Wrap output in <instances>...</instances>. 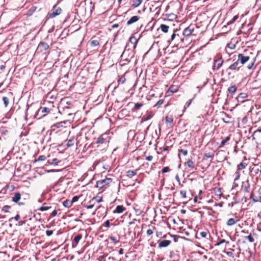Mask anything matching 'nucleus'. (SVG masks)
I'll return each instance as SVG.
<instances>
[{
  "mask_svg": "<svg viewBox=\"0 0 261 261\" xmlns=\"http://www.w3.org/2000/svg\"><path fill=\"white\" fill-rule=\"evenodd\" d=\"M134 55V53L133 50L125 48L121 55V58L124 60L129 61V59L132 58Z\"/></svg>",
  "mask_w": 261,
  "mask_h": 261,
  "instance_id": "f257e3e1",
  "label": "nucleus"
},
{
  "mask_svg": "<svg viewBox=\"0 0 261 261\" xmlns=\"http://www.w3.org/2000/svg\"><path fill=\"white\" fill-rule=\"evenodd\" d=\"M112 181V179L110 178H106L105 179L100 180L97 181L96 186L101 189L106 186L109 185Z\"/></svg>",
  "mask_w": 261,
  "mask_h": 261,
  "instance_id": "f03ea898",
  "label": "nucleus"
},
{
  "mask_svg": "<svg viewBox=\"0 0 261 261\" xmlns=\"http://www.w3.org/2000/svg\"><path fill=\"white\" fill-rule=\"evenodd\" d=\"M51 12L49 14V16L50 18H53L60 15L62 12V9L60 7L55 5L54 6Z\"/></svg>",
  "mask_w": 261,
  "mask_h": 261,
  "instance_id": "7ed1b4c3",
  "label": "nucleus"
},
{
  "mask_svg": "<svg viewBox=\"0 0 261 261\" xmlns=\"http://www.w3.org/2000/svg\"><path fill=\"white\" fill-rule=\"evenodd\" d=\"M49 46L47 43L43 42H41L39 44L37 50L38 51L43 52L44 51L47 50L49 48Z\"/></svg>",
  "mask_w": 261,
  "mask_h": 261,
  "instance_id": "20e7f679",
  "label": "nucleus"
},
{
  "mask_svg": "<svg viewBox=\"0 0 261 261\" xmlns=\"http://www.w3.org/2000/svg\"><path fill=\"white\" fill-rule=\"evenodd\" d=\"M250 57L249 56H244L243 54H240L238 55V62H240L242 65H244L249 61Z\"/></svg>",
  "mask_w": 261,
  "mask_h": 261,
  "instance_id": "39448f33",
  "label": "nucleus"
},
{
  "mask_svg": "<svg viewBox=\"0 0 261 261\" xmlns=\"http://www.w3.org/2000/svg\"><path fill=\"white\" fill-rule=\"evenodd\" d=\"M194 30V27L193 25H190L184 30L182 34L185 37H189L193 32Z\"/></svg>",
  "mask_w": 261,
  "mask_h": 261,
  "instance_id": "423d86ee",
  "label": "nucleus"
},
{
  "mask_svg": "<svg viewBox=\"0 0 261 261\" xmlns=\"http://www.w3.org/2000/svg\"><path fill=\"white\" fill-rule=\"evenodd\" d=\"M107 139H108L107 135L103 134V135L100 136L98 138V139L96 141V143L97 144H103V143H107L108 142Z\"/></svg>",
  "mask_w": 261,
  "mask_h": 261,
  "instance_id": "0eeeda50",
  "label": "nucleus"
},
{
  "mask_svg": "<svg viewBox=\"0 0 261 261\" xmlns=\"http://www.w3.org/2000/svg\"><path fill=\"white\" fill-rule=\"evenodd\" d=\"M253 139H256L258 141L261 142V129H258L255 131L252 135Z\"/></svg>",
  "mask_w": 261,
  "mask_h": 261,
  "instance_id": "6e6552de",
  "label": "nucleus"
},
{
  "mask_svg": "<svg viewBox=\"0 0 261 261\" xmlns=\"http://www.w3.org/2000/svg\"><path fill=\"white\" fill-rule=\"evenodd\" d=\"M82 236L81 234H79L74 237L72 243V246L73 248H75L76 247L80 240L82 239Z\"/></svg>",
  "mask_w": 261,
  "mask_h": 261,
  "instance_id": "1a4fd4ad",
  "label": "nucleus"
},
{
  "mask_svg": "<svg viewBox=\"0 0 261 261\" xmlns=\"http://www.w3.org/2000/svg\"><path fill=\"white\" fill-rule=\"evenodd\" d=\"M223 61L221 58H219L215 61L214 68L219 69L222 65Z\"/></svg>",
  "mask_w": 261,
  "mask_h": 261,
  "instance_id": "9d476101",
  "label": "nucleus"
},
{
  "mask_svg": "<svg viewBox=\"0 0 261 261\" xmlns=\"http://www.w3.org/2000/svg\"><path fill=\"white\" fill-rule=\"evenodd\" d=\"M171 242L169 240H163L160 242H159V247L161 248L163 247H166L168 246Z\"/></svg>",
  "mask_w": 261,
  "mask_h": 261,
  "instance_id": "9b49d317",
  "label": "nucleus"
},
{
  "mask_svg": "<svg viewBox=\"0 0 261 261\" xmlns=\"http://www.w3.org/2000/svg\"><path fill=\"white\" fill-rule=\"evenodd\" d=\"M14 194V195L12 197V200L15 203H18L21 199V194L18 192L15 193Z\"/></svg>",
  "mask_w": 261,
  "mask_h": 261,
  "instance_id": "f8f14e48",
  "label": "nucleus"
},
{
  "mask_svg": "<svg viewBox=\"0 0 261 261\" xmlns=\"http://www.w3.org/2000/svg\"><path fill=\"white\" fill-rule=\"evenodd\" d=\"M139 19V17L138 16H133L129 20H128L127 22V25H130L132 23L136 22Z\"/></svg>",
  "mask_w": 261,
  "mask_h": 261,
  "instance_id": "ddd939ff",
  "label": "nucleus"
},
{
  "mask_svg": "<svg viewBox=\"0 0 261 261\" xmlns=\"http://www.w3.org/2000/svg\"><path fill=\"white\" fill-rule=\"evenodd\" d=\"M125 208L122 205H118L117 206L116 210L114 211V213H122Z\"/></svg>",
  "mask_w": 261,
  "mask_h": 261,
  "instance_id": "4468645a",
  "label": "nucleus"
},
{
  "mask_svg": "<svg viewBox=\"0 0 261 261\" xmlns=\"http://www.w3.org/2000/svg\"><path fill=\"white\" fill-rule=\"evenodd\" d=\"M161 30L165 33H167L169 29V27L166 24H162L160 27Z\"/></svg>",
  "mask_w": 261,
  "mask_h": 261,
  "instance_id": "2eb2a0df",
  "label": "nucleus"
},
{
  "mask_svg": "<svg viewBox=\"0 0 261 261\" xmlns=\"http://www.w3.org/2000/svg\"><path fill=\"white\" fill-rule=\"evenodd\" d=\"M136 174L137 170H128L126 172V176L130 178H132L134 176L136 175Z\"/></svg>",
  "mask_w": 261,
  "mask_h": 261,
  "instance_id": "dca6fc26",
  "label": "nucleus"
},
{
  "mask_svg": "<svg viewBox=\"0 0 261 261\" xmlns=\"http://www.w3.org/2000/svg\"><path fill=\"white\" fill-rule=\"evenodd\" d=\"M239 220H235L233 218H230L227 221V225L228 226H232L235 224Z\"/></svg>",
  "mask_w": 261,
  "mask_h": 261,
  "instance_id": "f3484780",
  "label": "nucleus"
},
{
  "mask_svg": "<svg viewBox=\"0 0 261 261\" xmlns=\"http://www.w3.org/2000/svg\"><path fill=\"white\" fill-rule=\"evenodd\" d=\"M129 41L132 44H134V48L135 49L136 48V44L138 42V39L136 37H135L134 36H132L129 38Z\"/></svg>",
  "mask_w": 261,
  "mask_h": 261,
  "instance_id": "a211bd4d",
  "label": "nucleus"
},
{
  "mask_svg": "<svg viewBox=\"0 0 261 261\" xmlns=\"http://www.w3.org/2000/svg\"><path fill=\"white\" fill-rule=\"evenodd\" d=\"M143 0H133V7L134 8L138 7L142 3Z\"/></svg>",
  "mask_w": 261,
  "mask_h": 261,
  "instance_id": "6ab92c4d",
  "label": "nucleus"
},
{
  "mask_svg": "<svg viewBox=\"0 0 261 261\" xmlns=\"http://www.w3.org/2000/svg\"><path fill=\"white\" fill-rule=\"evenodd\" d=\"M237 90V87L236 85H232L228 88V91L230 94H233Z\"/></svg>",
  "mask_w": 261,
  "mask_h": 261,
  "instance_id": "aec40b11",
  "label": "nucleus"
},
{
  "mask_svg": "<svg viewBox=\"0 0 261 261\" xmlns=\"http://www.w3.org/2000/svg\"><path fill=\"white\" fill-rule=\"evenodd\" d=\"M63 204L64 206L68 207V208L70 207L72 204L71 200H66L64 201L63 202Z\"/></svg>",
  "mask_w": 261,
  "mask_h": 261,
  "instance_id": "412c9836",
  "label": "nucleus"
},
{
  "mask_svg": "<svg viewBox=\"0 0 261 261\" xmlns=\"http://www.w3.org/2000/svg\"><path fill=\"white\" fill-rule=\"evenodd\" d=\"M166 123L167 124L170 123L171 124L173 121V118L172 116H167L165 118Z\"/></svg>",
  "mask_w": 261,
  "mask_h": 261,
  "instance_id": "4be33fe9",
  "label": "nucleus"
},
{
  "mask_svg": "<svg viewBox=\"0 0 261 261\" xmlns=\"http://www.w3.org/2000/svg\"><path fill=\"white\" fill-rule=\"evenodd\" d=\"M214 154L213 153H212L211 152H208V153H206L204 154V156H203V160H206L208 158H212L213 159L214 158Z\"/></svg>",
  "mask_w": 261,
  "mask_h": 261,
  "instance_id": "5701e85b",
  "label": "nucleus"
},
{
  "mask_svg": "<svg viewBox=\"0 0 261 261\" xmlns=\"http://www.w3.org/2000/svg\"><path fill=\"white\" fill-rule=\"evenodd\" d=\"M239 62L238 61H237L236 62H234V63H233L232 65H231L228 69H230V70H234L236 69L237 66L239 64Z\"/></svg>",
  "mask_w": 261,
  "mask_h": 261,
  "instance_id": "b1692460",
  "label": "nucleus"
},
{
  "mask_svg": "<svg viewBox=\"0 0 261 261\" xmlns=\"http://www.w3.org/2000/svg\"><path fill=\"white\" fill-rule=\"evenodd\" d=\"M247 164L244 163H241L238 165V171L245 169Z\"/></svg>",
  "mask_w": 261,
  "mask_h": 261,
  "instance_id": "393cba45",
  "label": "nucleus"
},
{
  "mask_svg": "<svg viewBox=\"0 0 261 261\" xmlns=\"http://www.w3.org/2000/svg\"><path fill=\"white\" fill-rule=\"evenodd\" d=\"M186 164H187L188 166L191 169H193L194 168V162L190 159H189L188 161H187V162L186 163Z\"/></svg>",
  "mask_w": 261,
  "mask_h": 261,
  "instance_id": "a878e982",
  "label": "nucleus"
},
{
  "mask_svg": "<svg viewBox=\"0 0 261 261\" xmlns=\"http://www.w3.org/2000/svg\"><path fill=\"white\" fill-rule=\"evenodd\" d=\"M3 100L5 107H7L8 106L9 103V99L8 97L4 96L3 97Z\"/></svg>",
  "mask_w": 261,
  "mask_h": 261,
  "instance_id": "bb28decb",
  "label": "nucleus"
},
{
  "mask_svg": "<svg viewBox=\"0 0 261 261\" xmlns=\"http://www.w3.org/2000/svg\"><path fill=\"white\" fill-rule=\"evenodd\" d=\"M73 144H74V139H69L68 141V142H67L66 145L68 147H71L72 146H73Z\"/></svg>",
  "mask_w": 261,
  "mask_h": 261,
  "instance_id": "cd10ccee",
  "label": "nucleus"
},
{
  "mask_svg": "<svg viewBox=\"0 0 261 261\" xmlns=\"http://www.w3.org/2000/svg\"><path fill=\"white\" fill-rule=\"evenodd\" d=\"M245 238L246 239H247L249 241V242L250 243H252L254 241V239L253 238V237L251 236V233L248 236L245 237Z\"/></svg>",
  "mask_w": 261,
  "mask_h": 261,
  "instance_id": "c85d7f7f",
  "label": "nucleus"
},
{
  "mask_svg": "<svg viewBox=\"0 0 261 261\" xmlns=\"http://www.w3.org/2000/svg\"><path fill=\"white\" fill-rule=\"evenodd\" d=\"M199 235L202 238H206L207 236L210 237V235L209 234L208 232L206 231L201 232H200Z\"/></svg>",
  "mask_w": 261,
  "mask_h": 261,
  "instance_id": "c756f323",
  "label": "nucleus"
},
{
  "mask_svg": "<svg viewBox=\"0 0 261 261\" xmlns=\"http://www.w3.org/2000/svg\"><path fill=\"white\" fill-rule=\"evenodd\" d=\"M91 45L93 46H96L99 45V41L97 40H93L90 42Z\"/></svg>",
  "mask_w": 261,
  "mask_h": 261,
  "instance_id": "7c9ffc66",
  "label": "nucleus"
},
{
  "mask_svg": "<svg viewBox=\"0 0 261 261\" xmlns=\"http://www.w3.org/2000/svg\"><path fill=\"white\" fill-rule=\"evenodd\" d=\"M164 102L163 99L159 100L158 102L154 106L155 107L159 108Z\"/></svg>",
  "mask_w": 261,
  "mask_h": 261,
  "instance_id": "2f4dec72",
  "label": "nucleus"
},
{
  "mask_svg": "<svg viewBox=\"0 0 261 261\" xmlns=\"http://www.w3.org/2000/svg\"><path fill=\"white\" fill-rule=\"evenodd\" d=\"M230 136L227 137L224 140L222 141L221 145V146L224 145L226 144V143L230 140Z\"/></svg>",
  "mask_w": 261,
  "mask_h": 261,
  "instance_id": "473e14b6",
  "label": "nucleus"
},
{
  "mask_svg": "<svg viewBox=\"0 0 261 261\" xmlns=\"http://www.w3.org/2000/svg\"><path fill=\"white\" fill-rule=\"evenodd\" d=\"M10 206L9 205H5L3 207L2 211L4 212L5 213H8L9 212V210L10 208Z\"/></svg>",
  "mask_w": 261,
  "mask_h": 261,
  "instance_id": "72a5a7b5",
  "label": "nucleus"
},
{
  "mask_svg": "<svg viewBox=\"0 0 261 261\" xmlns=\"http://www.w3.org/2000/svg\"><path fill=\"white\" fill-rule=\"evenodd\" d=\"M51 207L47 206H42L40 208H39V210L41 211H45L49 210Z\"/></svg>",
  "mask_w": 261,
  "mask_h": 261,
  "instance_id": "f704fd0d",
  "label": "nucleus"
},
{
  "mask_svg": "<svg viewBox=\"0 0 261 261\" xmlns=\"http://www.w3.org/2000/svg\"><path fill=\"white\" fill-rule=\"evenodd\" d=\"M93 200H95L97 202L99 203L102 200V198L100 196H97L94 197Z\"/></svg>",
  "mask_w": 261,
  "mask_h": 261,
  "instance_id": "c9c22d12",
  "label": "nucleus"
},
{
  "mask_svg": "<svg viewBox=\"0 0 261 261\" xmlns=\"http://www.w3.org/2000/svg\"><path fill=\"white\" fill-rule=\"evenodd\" d=\"M143 106V104L141 103H137L135 104V109L136 110H138L141 107H142Z\"/></svg>",
  "mask_w": 261,
  "mask_h": 261,
  "instance_id": "e433bc0d",
  "label": "nucleus"
},
{
  "mask_svg": "<svg viewBox=\"0 0 261 261\" xmlns=\"http://www.w3.org/2000/svg\"><path fill=\"white\" fill-rule=\"evenodd\" d=\"M50 112V109L48 108L47 107H44L42 109V113H48Z\"/></svg>",
  "mask_w": 261,
  "mask_h": 261,
  "instance_id": "4c0bfd02",
  "label": "nucleus"
},
{
  "mask_svg": "<svg viewBox=\"0 0 261 261\" xmlns=\"http://www.w3.org/2000/svg\"><path fill=\"white\" fill-rule=\"evenodd\" d=\"M169 170H170V169L168 167H165L163 168V169L162 170V172L163 173H167L168 171H169Z\"/></svg>",
  "mask_w": 261,
  "mask_h": 261,
  "instance_id": "58836bf2",
  "label": "nucleus"
},
{
  "mask_svg": "<svg viewBox=\"0 0 261 261\" xmlns=\"http://www.w3.org/2000/svg\"><path fill=\"white\" fill-rule=\"evenodd\" d=\"M179 152L182 153L185 156L188 154V151L183 149H179Z\"/></svg>",
  "mask_w": 261,
  "mask_h": 261,
  "instance_id": "ea45409f",
  "label": "nucleus"
},
{
  "mask_svg": "<svg viewBox=\"0 0 261 261\" xmlns=\"http://www.w3.org/2000/svg\"><path fill=\"white\" fill-rule=\"evenodd\" d=\"M125 81V78L124 76H121L118 80L119 83L123 84Z\"/></svg>",
  "mask_w": 261,
  "mask_h": 261,
  "instance_id": "a19ab883",
  "label": "nucleus"
},
{
  "mask_svg": "<svg viewBox=\"0 0 261 261\" xmlns=\"http://www.w3.org/2000/svg\"><path fill=\"white\" fill-rule=\"evenodd\" d=\"M45 159H46V156H44V155H41L37 160V161H44Z\"/></svg>",
  "mask_w": 261,
  "mask_h": 261,
  "instance_id": "79ce46f5",
  "label": "nucleus"
},
{
  "mask_svg": "<svg viewBox=\"0 0 261 261\" xmlns=\"http://www.w3.org/2000/svg\"><path fill=\"white\" fill-rule=\"evenodd\" d=\"M79 199V197L77 196H75L72 198V199L71 200L72 203H73L74 202L77 201Z\"/></svg>",
  "mask_w": 261,
  "mask_h": 261,
  "instance_id": "37998d69",
  "label": "nucleus"
},
{
  "mask_svg": "<svg viewBox=\"0 0 261 261\" xmlns=\"http://www.w3.org/2000/svg\"><path fill=\"white\" fill-rule=\"evenodd\" d=\"M236 177L234 178V181H236L238 179H239L240 178V172L238 171L236 172Z\"/></svg>",
  "mask_w": 261,
  "mask_h": 261,
  "instance_id": "c03bdc74",
  "label": "nucleus"
},
{
  "mask_svg": "<svg viewBox=\"0 0 261 261\" xmlns=\"http://www.w3.org/2000/svg\"><path fill=\"white\" fill-rule=\"evenodd\" d=\"M180 194L183 198H185L186 197V191H181L180 192Z\"/></svg>",
  "mask_w": 261,
  "mask_h": 261,
  "instance_id": "a18cd8bd",
  "label": "nucleus"
},
{
  "mask_svg": "<svg viewBox=\"0 0 261 261\" xmlns=\"http://www.w3.org/2000/svg\"><path fill=\"white\" fill-rule=\"evenodd\" d=\"M227 46L230 49H233L235 48L236 45L234 44L229 43L227 45Z\"/></svg>",
  "mask_w": 261,
  "mask_h": 261,
  "instance_id": "49530a36",
  "label": "nucleus"
},
{
  "mask_svg": "<svg viewBox=\"0 0 261 261\" xmlns=\"http://www.w3.org/2000/svg\"><path fill=\"white\" fill-rule=\"evenodd\" d=\"M53 233V230H47L46 231V234L47 236H50Z\"/></svg>",
  "mask_w": 261,
  "mask_h": 261,
  "instance_id": "de8ad7c7",
  "label": "nucleus"
},
{
  "mask_svg": "<svg viewBox=\"0 0 261 261\" xmlns=\"http://www.w3.org/2000/svg\"><path fill=\"white\" fill-rule=\"evenodd\" d=\"M228 243V242H226L225 240L223 239V240H221L220 241V242H219V243H218L216 244V245H220V244H223V243Z\"/></svg>",
  "mask_w": 261,
  "mask_h": 261,
  "instance_id": "09e8293b",
  "label": "nucleus"
},
{
  "mask_svg": "<svg viewBox=\"0 0 261 261\" xmlns=\"http://www.w3.org/2000/svg\"><path fill=\"white\" fill-rule=\"evenodd\" d=\"M59 162H60L58 160V159L55 158L53 160V162L51 163V164H55L56 165H57Z\"/></svg>",
  "mask_w": 261,
  "mask_h": 261,
  "instance_id": "8fccbe9b",
  "label": "nucleus"
},
{
  "mask_svg": "<svg viewBox=\"0 0 261 261\" xmlns=\"http://www.w3.org/2000/svg\"><path fill=\"white\" fill-rule=\"evenodd\" d=\"M110 240L112 241L114 243H116L117 241L116 240V238L114 237L111 236L110 238Z\"/></svg>",
  "mask_w": 261,
  "mask_h": 261,
  "instance_id": "3c124183",
  "label": "nucleus"
},
{
  "mask_svg": "<svg viewBox=\"0 0 261 261\" xmlns=\"http://www.w3.org/2000/svg\"><path fill=\"white\" fill-rule=\"evenodd\" d=\"M57 212L56 210H54L50 214V216L55 217L57 215Z\"/></svg>",
  "mask_w": 261,
  "mask_h": 261,
  "instance_id": "603ef678",
  "label": "nucleus"
},
{
  "mask_svg": "<svg viewBox=\"0 0 261 261\" xmlns=\"http://www.w3.org/2000/svg\"><path fill=\"white\" fill-rule=\"evenodd\" d=\"M104 226L107 227H109L110 226V223L109 220L107 221L105 224Z\"/></svg>",
  "mask_w": 261,
  "mask_h": 261,
  "instance_id": "864d4df0",
  "label": "nucleus"
},
{
  "mask_svg": "<svg viewBox=\"0 0 261 261\" xmlns=\"http://www.w3.org/2000/svg\"><path fill=\"white\" fill-rule=\"evenodd\" d=\"M153 231L151 229H148L147 230V234L148 236H150L152 234H153Z\"/></svg>",
  "mask_w": 261,
  "mask_h": 261,
  "instance_id": "5fc2aeb1",
  "label": "nucleus"
},
{
  "mask_svg": "<svg viewBox=\"0 0 261 261\" xmlns=\"http://www.w3.org/2000/svg\"><path fill=\"white\" fill-rule=\"evenodd\" d=\"M153 156L152 155L148 156L146 158V160L149 161H150L152 160Z\"/></svg>",
  "mask_w": 261,
  "mask_h": 261,
  "instance_id": "6e6d98bb",
  "label": "nucleus"
},
{
  "mask_svg": "<svg viewBox=\"0 0 261 261\" xmlns=\"http://www.w3.org/2000/svg\"><path fill=\"white\" fill-rule=\"evenodd\" d=\"M250 198L251 199H252L254 201H255V202L257 201V200H256V199H254V195H253V193H251V194H250Z\"/></svg>",
  "mask_w": 261,
  "mask_h": 261,
  "instance_id": "4d7b16f0",
  "label": "nucleus"
},
{
  "mask_svg": "<svg viewBox=\"0 0 261 261\" xmlns=\"http://www.w3.org/2000/svg\"><path fill=\"white\" fill-rule=\"evenodd\" d=\"M176 36V34H175V33L174 32L172 35H171V41H173L175 37Z\"/></svg>",
  "mask_w": 261,
  "mask_h": 261,
  "instance_id": "13d9d810",
  "label": "nucleus"
},
{
  "mask_svg": "<svg viewBox=\"0 0 261 261\" xmlns=\"http://www.w3.org/2000/svg\"><path fill=\"white\" fill-rule=\"evenodd\" d=\"M162 234V233L161 232H156V236L157 237H161Z\"/></svg>",
  "mask_w": 261,
  "mask_h": 261,
  "instance_id": "bf43d9fd",
  "label": "nucleus"
},
{
  "mask_svg": "<svg viewBox=\"0 0 261 261\" xmlns=\"http://www.w3.org/2000/svg\"><path fill=\"white\" fill-rule=\"evenodd\" d=\"M20 219V216L19 215H17L15 217H14V219L16 220V221H18Z\"/></svg>",
  "mask_w": 261,
  "mask_h": 261,
  "instance_id": "052dcab7",
  "label": "nucleus"
},
{
  "mask_svg": "<svg viewBox=\"0 0 261 261\" xmlns=\"http://www.w3.org/2000/svg\"><path fill=\"white\" fill-rule=\"evenodd\" d=\"M253 65H254V62H252L251 63V65H249V66H248V69H252V67H253Z\"/></svg>",
  "mask_w": 261,
  "mask_h": 261,
  "instance_id": "680f3d73",
  "label": "nucleus"
},
{
  "mask_svg": "<svg viewBox=\"0 0 261 261\" xmlns=\"http://www.w3.org/2000/svg\"><path fill=\"white\" fill-rule=\"evenodd\" d=\"M227 254L229 256L233 257V253L231 252H227Z\"/></svg>",
  "mask_w": 261,
  "mask_h": 261,
  "instance_id": "e2e57ef3",
  "label": "nucleus"
},
{
  "mask_svg": "<svg viewBox=\"0 0 261 261\" xmlns=\"http://www.w3.org/2000/svg\"><path fill=\"white\" fill-rule=\"evenodd\" d=\"M238 18V16L237 15L234 16V17L233 18L232 21H231V22H232L233 21H234L236 20H237Z\"/></svg>",
  "mask_w": 261,
  "mask_h": 261,
  "instance_id": "0e129e2a",
  "label": "nucleus"
},
{
  "mask_svg": "<svg viewBox=\"0 0 261 261\" xmlns=\"http://www.w3.org/2000/svg\"><path fill=\"white\" fill-rule=\"evenodd\" d=\"M119 253L120 254H122L123 253V249L122 248H120L119 250Z\"/></svg>",
  "mask_w": 261,
  "mask_h": 261,
  "instance_id": "69168bd1",
  "label": "nucleus"
},
{
  "mask_svg": "<svg viewBox=\"0 0 261 261\" xmlns=\"http://www.w3.org/2000/svg\"><path fill=\"white\" fill-rule=\"evenodd\" d=\"M93 206H94V205H93V204H91V205H88V206H87V208L88 209H90V208H93Z\"/></svg>",
  "mask_w": 261,
  "mask_h": 261,
  "instance_id": "338daca9",
  "label": "nucleus"
},
{
  "mask_svg": "<svg viewBox=\"0 0 261 261\" xmlns=\"http://www.w3.org/2000/svg\"><path fill=\"white\" fill-rule=\"evenodd\" d=\"M118 26H119L118 24H115L113 25L112 28H116L118 27Z\"/></svg>",
  "mask_w": 261,
  "mask_h": 261,
  "instance_id": "774afa93",
  "label": "nucleus"
}]
</instances>
